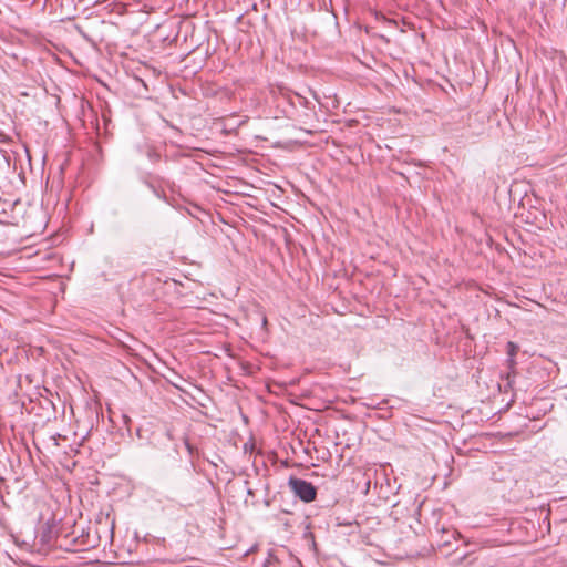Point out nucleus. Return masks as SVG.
Returning a JSON list of instances; mask_svg holds the SVG:
<instances>
[{"label": "nucleus", "mask_w": 567, "mask_h": 567, "mask_svg": "<svg viewBox=\"0 0 567 567\" xmlns=\"http://www.w3.org/2000/svg\"><path fill=\"white\" fill-rule=\"evenodd\" d=\"M276 101L278 106H284V113L287 117H293L298 107L308 109L310 104L305 96L285 89H279Z\"/></svg>", "instance_id": "nucleus-1"}, {"label": "nucleus", "mask_w": 567, "mask_h": 567, "mask_svg": "<svg viewBox=\"0 0 567 567\" xmlns=\"http://www.w3.org/2000/svg\"><path fill=\"white\" fill-rule=\"evenodd\" d=\"M288 486L292 493L305 503H310L316 499V486L303 478L291 476L288 481Z\"/></svg>", "instance_id": "nucleus-2"}, {"label": "nucleus", "mask_w": 567, "mask_h": 567, "mask_svg": "<svg viewBox=\"0 0 567 567\" xmlns=\"http://www.w3.org/2000/svg\"><path fill=\"white\" fill-rule=\"evenodd\" d=\"M463 563H465L466 565H472L474 563V559H470V556L467 554H464L452 561L453 565H458Z\"/></svg>", "instance_id": "nucleus-3"}, {"label": "nucleus", "mask_w": 567, "mask_h": 567, "mask_svg": "<svg viewBox=\"0 0 567 567\" xmlns=\"http://www.w3.org/2000/svg\"><path fill=\"white\" fill-rule=\"evenodd\" d=\"M517 350H518V347L514 342H512V341L507 342V353L511 358L516 355Z\"/></svg>", "instance_id": "nucleus-4"}, {"label": "nucleus", "mask_w": 567, "mask_h": 567, "mask_svg": "<svg viewBox=\"0 0 567 567\" xmlns=\"http://www.w3.org/2000/svg\"><path fill=\"white\" fill-rule=\"evenodd\" d=\"M147 186L152 189V192L154 193V195L156 197L162 198V199H166L165 194H162L154 185L148 183Z\"/></svg>", "instance_id": "nucleus-5"}, {"label": "nucleus", "mask_w": 567, "mask_h": 567, "mask_svg": "<svg viewBox=\"0 0 567 567\" xmlns=\"http://www.w3.org/2000/svg\"><path fill=\"white\" fill-rule=\"evenodd\" d=\"M185 446H186L187 451L190 454H193V445L187 440L185 441Z\"/></svg>", "instance_id": "nucleus-6"}]
</instances>
